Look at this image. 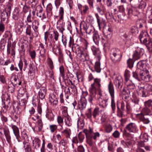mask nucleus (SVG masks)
I'll return each instance as SVG.
<instances>
[{"instance_id":"f257e3e1","label":"nucleus","mask_w":152,"mask_h":152,"mask_svg":"<svg viewBox=\"0 0 152 152\" xmlns=\"http://www.w3.org/2000/svg\"><path fill=\"white\" fill-rule=\"evenodd\" d=\"M87 138V143L91 146H92L94 142V140L96 141L100 136V134L98 132L93 133L92 129L89 128L88 130L85 129L83 130Z\"/></svg>"},{"instance_id":"f03ea898","label":"nucleus","mask_w":152,"mask_h":152,"mask_svg":"<svg viewBox=\"0 0 152 152\" xmlns=\"http://www.w3.org/2000/svg\"><path fill=\"white\" fill-rule=\"evenodd\" d=\"M139 37L141 43L145 45L148 50H152V41L147 32H141Z\"/></svg>"},{"instance_id":"7ed1b4c3","label":"nucleus","mask_w":152,"mask_h":152,"mask_svg":"<svg viewBox=\"0 0 152 152\" xmlns=\"http://www.w3.org/2000/svg\"><path fill=\"white\" fill-rule=\"evenodd\" d=\"M110 58L114 63H119L121 59L122 54L120 50L118 49L113 48L111 49L110 53Z\"/></svg>"},{"instance_id":"20e7f679","label":"nucleus","mask_w":152,"mask_h":152,"mask_svg":"<svg viewBox=\"0 0 152 152\" xmlns=\"http://www.w3.org/2000/svg\"><path fill=\"white\" fill-rule=\"evenodd\" d=\"M87 47L85 49L80 50L77 53V58L81 62H84L89 60V57L86 50Z\"/></svg>"},{"instance_id":"39448f33","label":"nucleus","mask_w":152,"mask_h":152,"mask_svg":"<svg viewBox=\"0 0 152 152\" xmlns=\"http://www.w3.org/2000/svg\"><path fill=\"white\" fill-rule=\"evenodd\" d=\"M93 40L95 43L98 45L99 43H101L105 44L106 43V41L101 36H99L97 31L94 32L93 34Z\"/></svg>"},{"instance_id":"423d86ee","label":"nucleus","mask_w":152,"mask_h":152,"mask_svg":"<svg viewBox=\"0 0 152 152\" xmlns=\"http://www.w3.org/2000/svg\"><path fill=\"white\" fill-rule=\"evenodd\" d=\"M114 83L118 90L121 91H124V89H122L123 85V79L121 76L118 75L115 79Z\"/></svg>"},{"instance_id":"0eeeda50","label":"nucleus","mask_w":152,"mask_h":152,"mask_svg":"<svg viewBox=\"0 0 152 152\" xmlns=\"http://www.w3.org/2000/svg\"><path fill=\"white\" fill-rule=\"evenodd\" d=\"M101 80L98 78L94 79V82L92 83L90 87L89 90L96 91L97 89L100 88L101 87Z\"/></svg>"},{"instance_id":"6e6552de","label":"nucleus","mask_w":152,"mask_h":152,"mask_svg":"<svg viewBox=\"0 0 152 152\" xmlns=\"http://www.w3.org/2000/svg\"><path fill=\"white\" fill-rule=\"evenodd\" d=\"M23 13L20 12V9L18 7L15 8L14 11L12 18L15 20H18L19 18H23L25 16Z\"/></svg>"},{"instance_id":"1a4fd4ad","label":"nucleus","mask_w":152,"mask_h":152,"mask_svg":"<svg viewBox=\"0 0 152 152\" xmlns=\"http://www.w3.org/2000/svg\"><path fill=\"white\" fill-rule=\"evenodd\" d=\"M137 126L133 123H130L127 124L125 127L126 130L130 132L135 133L136 132Z\"/></svg>"},{"instance_id":"9d476101","label":"nucleus","mask_w":152,"mask_h":152,"mask_svg":"<svg viewBox=\"0 0 152 152\" xmlns=\"http://www.w3.org/2000/svg\"><path fill=\"white\" fill-rule=\"evenodd\" d=\"M89 95L88 98V101L91 104H93L96 99V92L90 90H89Z\"/></svg>"},{"instance_id":"9b49d317","label":"nucleus","mask_w":152,"mask_h":152,"mask_svg":"<svg viewBox=\"0 0 152 152\" xmlns=\"http://www.w3.org/2000/svg\"><path fill=\"white\" fill-rule=\"evenodd\" d=\"M140 13V12L135 8H129L128 10L127 14L129 17H131L132 15L137 16L139 15Z\"/></svg>"},{"instance_id":"f8f14e48","label":"nucleus","mask_w":152,"mask_h":152,"mask_svg":"<svg viewBox=\"0 0 152 152\" xmlns=\"http://www.w3.org/2000/svg\"><path fill=\"white\" fill-rule=\"evenodd\" d=\"M143 50V49L137 47L133 55L132 59L135 61L140 58V53Z\"/></svg>"},{"instance_id":"ddd939ff","label":"nucleus","mask_w":152,"mask_h":152,"mask_svg":"<svg viewBox=\"0 0 152 152\" xmlns=\"http://www.w3.org/2000/svg\"><path fill=\"white\" fill-rule=\"evenodd\" d=\"M49 101L53 105L56 106L58 104V100L57 97L53 94H50L49 95Z\"/></svg>"},{"instance_id":"4468645a","label":"nucleus","mask_w":152,"mask_h":152,"mask_svg":"<svg viewBox=\"0 0 152 152\" xmlns=\"http://www.w3.org/2000/svg\"><path fill=\"white\" fill-rule=\"evenodd\" d=\"M11 47V43H8L7 45V54L8 55L11 54V56L13 57H15V50H14V48L13 47Z\"/></svg>"},{"instance_id":"2eb2a0df","label":"nucleus","mask_w":152,"mask_h":152,"mask_svg":"<svg viewBox=\"0 0 152 152\" xmlns=\"http://www.w3.org/2000/svg\"><path fill=\"white\" fill-rule=\"evenodd\" d=\"M39 24V21L37 20H34L32 23V27L35 32V36L36 37H38V28Z\"/></svg>"},{"instance_id":"dca6fc26","label":"nucleus","mask_w":152,"mask_h":152,"mask_svg":"<svg viewBox=\"0 0 152 152\" xmlns=\"http://www.w3.org/2000/svg\"><path fill=\"white\" fill-rule=\"evenodd\" d=\"M108 89L111 97H114V88L113 84L110 81L108 85Z\"/></svg>"},{"instance_id":"f3484780","label":"nucleus","mask_w":152,"mask_h":152,"mask_svg":"<svg viewBox=\"0 0 152 152\" xmlns=\"http://www.w3.org/2000/svg\"><path fill=\"white\" fill-rule=\"evenodd\" d=\"M91 50L93 52V54L97 57L98 61H100V51L99 50L96 48L94 46H92L91 48Z\"/></svg>"},{"instance_id":"a211bd4d","label":"nucleus","mask_w":152,"mask_h":152,"mask_svg":"<svg viewBox=\"0 0 152 152\" xmlns=\"http://www.w3.org/2000/svg\"><path fill=\"white\" fill-rule=\"evenodd\" d=\"M93 118L96 120H98L100 117V113L98 108H95L92 113Z\"/></svg>"},{"instance_id":"6ab92c4d","label":"nucleus","mask_w":152,"mask_h":152,"mask_svg":"<svg viewBox=\"0 0 152 152\" xmlns=\"http://www.w3.org/2000/svg\"><path fill=\"white\" fill-rule=\"evenodd\" d=\"M12 128L13 130V133L16 137L18 141L19 142H20V140H19L20 136L18 128L15 125L12 126Z\"/></svg>"},{"instance_id":"aec40b11","label":"nucleus","mask_w":152,"mask_h":152,"mask_svg":"<svg viewBox=\"0 0 152 152\" xmlns=\"http://www.w3.org/2000/svg\"><path fill=\"white\" fill-rule=\"evenodd\" d=\"M99 105L102 108H105L108 104V99H103L99 97Z\"/></svg>"},{"instance_id":"412c9836","label":"nucleus","mask_w":152,"mask_h":152,"mask_svg":"<svg viewBox=\"0 0 152 152\" xmlns=\"http://www.w3.org/2000/svg\"><path fill=\"white\" fill-rule=\"evenodd\" d=\"M46 89L45 88L42 87L41 88L38 93V95L40 98L43 99L45 97L46 94Z\"/></svg>"},{"instance_id":"4be33fe9","label":"nucleus","mask_w":152,"mask_h":152,"mask_svg":"<svg viewBox=\"0 0 152 152\" xmlns=\"http://www.w3.org/2000/svg\"><path fill=\"white\" fill-rule=\"evenodd\" d=\"M64 122L66 126L70 127L72 125V121L69 115L64 117Z\"/></svg>"},{"instance_id":"5701e85b","label":"nucleus","mask_w":152,"mask_h":152,"mask_svg":"<svg viewBox=\"0 0 152 152\" xmlns=\"http://www.w3.org/2000/svg\"><path fill=\"white\" fill-rule=\"evenodd\" d=\"M86 103L84 99L80 100L78 102V106L79 108L81 110H83L86 107Z\"/></svg>"},{"instance_id":"b1692460","label":"nucleus","mask_w":152,"mask_h":152,"mask_svg":"<svg viewBox=\"0 0 152 152\" xmlns=\"http://www.w3.org/2000/svg\"><path fill=\"white\" fill-rule=\"evenodd\" d=\"M43 126V124L42 120H38L34 129L37 132H40L42 131Z\"/></svg>"},{"instance_id":"393cba45","label":"nucleus","mask_w":152,"mask_h":152,"mask_svg":"<svg viewBox=\"0 0 152 152\" xmlns=\"http://www.w3.org/2000/svg\"><path fill=\"white\" fill-rule=\"evenodd\" d=\"M84 30L85 31L86 33L89 35L91 34V33H94L95 31L93 28L91 26H84L83 27Z\"/></svg>"},{"instance_id":"a878e982","label":"nucleus","mask_w":152,"mask_h":152,"mask_svg":"<svg viewBox=\"0 0 152 152\" xmlns=\"http://www.w3.org/2000/svg\"><path fill=\"white\" fill-rule=\"evenodd\" d=\"M125 84L126 85L127 88L129 90V92L130 93V90H133L135 88V86L134 84L129 80V81L125 82Z\"/></svg>"},{"instance_id":"bb28decb","label":"nucleus","mask_w":152,"mask_h":152,"mask_svg":"<svg viewBox=\"0 0 152 152\" xmlns=\"http://www.w3.org/2000/svg\"><path fill=\"white\" fill-rule=\"evenodd\" d=\"M41 141L38 138H35L33 141V145L36 149L38 148L40 146Z\"/></svg>"},{"instance_id":"cd10ccee","label":"nucleus","mask_w":152,"mask_h":152,"mask_svg":"<svg viewBox=\"0 0 152 152\" xmlns=\"http://www.w3.org/2000/svg\"><path fill=\"white\" fill-rule=\"evenodd\" d=\"M61 133L65 136L66 138H70L71 130L70 129L66 127L64 130L61 131Z\"/></svg>"},{"instance_id":"c85d7f7f","label":"nucleus","mask_w":152,"mask_h":152,"mask_svg":"<svg viewBox=\"0 0 152 152\" xmlns=\"http://www.w3.org/2000/svg\"><path fill=\"white\" fill-rule=\"evenodd\" d=\"M64 9L63 7H61L59 11V19L57 22V25H58L59 23L61 22V20H63L64 18Z\"/></svg>"},{"instance_id":"c756f323","label":"nucleus","mask_w":152,"mask_h":152,"mask_svg":"<svg viewBox=\"0 0 152 152\" xmlns=\"http://www.w3.org/2000/svg\"><path fill=\"white\" fill-rule=\"evenodd\" d=\"M11 80L13 82H14V83L15 85H17L18 84L20 85L21 84V82L20 81L18 76L15 75L12 76L11 78Z\"/></svg>"},{"instance_id":"7c9ffc66","label":"nucleus","mask_w":152,"mask_h":152,"mask_svg":"<svg viewBox=\"0 0 152 152\" xmlns=\"http://www.w3.org/2000/svg\"><path fill=\"white\" fill-rule=\"evenodd\" d=\"M7 88L8 91L10 92H13L15 89V84H13L12 81L9 82L8 83Z\"/></svg>"},{"instance_id":"2f4dec72","label":"nucleus","mask_w":152,"mask_h":152,"mask_svg":"<svg viewBox=\"0 0 152 152\" xmlns=\"http://www.w3.org/2000/svg\"><path fill=\"white\" fill-rule=\"evenodd\" d=\"M4 103V105L3 106V107L4 108L6 112L9 106L10 105V97L8 95H7V97L6 98V100L5 99Z\"/></svg>"},{"instance_id":"473e14b6","label":"nucleus","mask_w":152,"mask_h":152,"mask_svg":"<svg viewBox=\"0 0 152 152\" xmlns=\"http://www.w3.org/2000/svg\"><path fill=\"white\" fill-rule=\"evenodd\" d=\"M1 14V18L4 21H5L6 20H7L10 15V14L7 12L6 11Z\"/></svg>"},{"instance_id":"72a5a7b5","label":"nucleus","mask_w":152,"mask_h":152,"mask_svg":"<svg viewBox=\"0 0 152 152\" xmlns=\"http://www.w3.org/2000/svg\"><path fill=\"white\" fill-rule=\"evenodd\" d=\"M137 117H139L140 119L145 124H148L149 123L150 121L149 120L145 118L143 115L142 114H139L137 115Z\"/></svg>"},{"instance_id":"f704fd0d","label":"nucleus","mask_w":152,"mask_h":152,"mask_svg":"<svg viewBox=\"0 0 152 152\" xmlns=\"http://www.w3.org/2000/svg\"><path fill=\"white\" fill-rule=\"evenodd\" d=\"M4 132L7 141L8 143H10L11 141V137L9 131L6 130H4Z\"/></svg>"},{"instance_id":"c9c22d12","label":"nucleus","mask_w":152,"mask_h":152,"mask_svg":"<svg viewBox=\"0 0 152 152\" xmlns=\"http://www.w3.org/2000/svg\"><path fill=\"white\" fill-rule=\"evenodd\" d=\"M47 65L51 70H52L54 68V66L53 61L52 59L48 57L47 60Z\"/></svg>"},{"instance_id":"e433bc0d","label":"nucleus","mask_w":152,"mask_h":152,"mask_svg":"<svg viewBox=\"0 0 152 152\" xmlns=\"http://www.w3.org/2000/svg\"><path fill=\"white\" fill-rule=\"evenodd\" d=\"M99 61H96L94 66L95 71L98 73H99L101 71L100 64Z\"/></svg>"},{"instance_id":"4c0bfd02","label":"nucleus","mask_w":152,"mask_h":152,"mask_svg":"<svg viewBox=\"0 0 152 152\" xmlns=\"http://www.w3.org/2000/svg\"><path fill=\"white\" fill-rule=\"evenodd\" d=\"M103 7L104 6L102 3L100 4L99 6L98 5H96V9L97 11L102 15L104 13V10L103 9Z\"/></svg>"},{"instance_id":"58836bf2","label":"nucleus","mask_w":152,"mask_h":152,"mask_svg":"<svg viewBox=\"0 0 152 152\" xmlns=\"http://www.w3.org/2000/svg\"><path fill=\"white\" fill-rule=\"evenodd\" d=\"M47 147L51 151L50 152H56V148L55 145H53L50 142L47 145Z\"/></svg>"},{"instance_id":"ea45409f","label":"nucleus","mask_w":152,"mask_h":152,"mask_svg":"<svg viewBox=\"0 0 152 152\" xmlns=\"http://www.w3.org/2000/svg\"><path fill=\"white\" fill-rule=\"evenodd\" d=\"M61 108L62 110V113L64 117L69 116L67 113V107L61 105Z\"/></svg>"},{"instance_id":"a19ab883","label":"nucleus","mask_w":152,"mask_h":152,"mask_svg":"<svg viewBox=\"0 0 152 152\" xmlns=\"http://www.w3.org/2000/svg\"><path fill=\"white\" fill-rule=\"evenodd\" d=\"M72 50L73 52L77 53V51L79 52L80 49V47L78 45L76 44H73L72 46Z\"/></svg>"},{"instance_id":"79ce46f5","label":"nucleus","mask_w":152,"mask_h":152,"mask_svg":"<svg viewBox=\"0 0 152 152\" xmlns=\"http://www.w3.org/2000/svg\"><path fill=\"white\" fill-rule=\"evenodd\" d=\"M60 48L58 45L54 44L53 46L52 50L55 54H57L60 53Z\"/></svg>"},{"instance_id":"37998d69","label":"nucleus","mask_w":152,"mask_h":152,"mask_svg":"<svg viewBox=\"0 0 152 152\" xmlns=\"http://www.w3.org/2000/svg\"><path fill=\"white\" fill-rule=\"evenodd\" d=\"M27 1L28 4H31L32 7H35L38 2L37 0H27Z\"/></svg>"},{"instance_id":"c03bdc74","label":"nucleus","mask_w":152,"mask_h":152,"mask_svg":"<svg viewBox=\"0 0 152 152\" xmlns=\"http://www.w3.org/2000/svg\"><path fill=\"white\" fill-rule=\"evenodd\" d=\"M124 76L125 77V82L129 81V80L130 74L129 71L128 70L126 69L125 70Z\"/></svg>"},{"instance_id":"a18cd8bd","label":"nucleus","mask_w":152,"mask_h":152,"mask_svg":"<svg viewBox=\"0 0 152 152\" xmlns=\"http://www.w3.org/2000/svg\"><path fill=\"white\" fill-rule=\"evenodd\" d=\"M111 98V107L113 110V112L114 113L115 109V104L114 100V97Z\"/></svg>"},{"instance_id":"49530a36","label":"nucleus","mask_w":152,"mask_h":152,"mask_svg":"<svg viewBox=\"0 0 152 152\" xmlns=\"http://www.w3.org/2000/svg\"><path fill=\"white\" fill-rule=\"evenodd\" d=\"M135 61L133 59L129 58L127 61L128 66V67L131 68L133 67L134 61Z\"/></svg>"},{"instance_id":"de8ad7c7","label":"nucleus","mask_w":152,"mask_h":152,"mask_svg":"<svg viewBox=\"0 0 152 152\" xmlns=\"http://www.w3.org/2000/svg\"><path fill=\"white\" fill-rule=\"evenodd\" d=\"M148 138H145V140L144 139V137H143V140H142L141 142H139L138 145V147H140V148L145 146V144L144 143V142H146L148 141Z\"/></svg>"},{"instance_id":"09e8293b","label":"nucleus","mask_w":152,"mask_h":152,"mask_svg":"<svg viewBox=\"0 0 152 152\" xmlns=\"http://www.w3.org/2000/svg\"><path fill=\"white\" fill-rule=\"evenodd\" d=\"M77 125L78 127L81 129L83 128L85 124L83 121L79 120L78 121Z\"/></svg>"},{"instance_id":"8fccbe9b","label":"nucleus","mask_w":152,"mask_h":152,"mask_svg":"<svg viewBox=\"0 0 152 152\" xmlns=\"http://www.w3.org/2000/svg\"><path fill=\"white\" fill-rule=\"evenodd\" d=\"M95 15L97 20V22L99 28L100 29L101 28L100 26L102 24V22L100 21V17L98 14L97 13H96Z\"/></svg>"},{"instance_id":"3c124183","label":"nucleus","mask_w":152,"mask_h":152,"mask_svg":"<svg viewBox=\"0 0 152 152\" xmlns=\"http://www.w3.org/2000/svg\"><path fill=\"white\" fill-rule=\"evenodd\" d=\"M130 4L133 6L137 7L139 3V0H130Z\"/></svg>"},{"instance_id":"603ef678","label":"nucleus","mask_w":152,"mask_h":152,"mask_svg":"<svg viewBox=\"0 0 152 152\" xmlns=\"http://www.w3.org/2000/svg\"><path fill=\"white\" fill-rule=\"evenodd\" d=\"M49 128L50 132L53 133L57 129V126L56 125H50Z\"/></svg>"},{"instance_id":"864d4df0","label":"nucleus","mask_w":152,"mask_h":152,"mask_svg":"<svg viewBox=\"0 0 152 152\" xmlns=\"http://www.w3.org/2000/svg\"><path fill=\"white\" fill-rule=\"evenodd\" d=\"M140 91L142 92V96L143 97L147 96H148V93H149L147 90L145 89L144 87Z\"/></svg>"},{"instance_id":"5fc2aeb1","label":"nucleus","mask_w":152,"mask_h":152,"mask_svg":"<svg viewBox=\"0 0 152 152\" xmlns=\"http://www.w3.org/2000/svg\"><path fill=\"white\" fill-rule=\"evenodd\" d=\"M89 8L87 5L83 6V8L82 10V14L85 15L87 13V11L89 10Z\"/></svg>"},{"instance_id":"6e6d98bb","label":"nucleus","mask_w":152,"mask_h":152,"mask_svg":"<svg viewBox=\"0 0 152 152\" xmlns=\"http://www.w3.org/2000/svg\"><path fill=\"white\" fill-rule=\"evenodd\" d=\"M51 36H52V37H54L55 40L56 41H58L59 34L57 31H54L53 34H51Z\"/></svg>"},{"instance_id":"4d7b16f0","label":"nucleus","mask_w":152,"mask_h":152,"mask_svg":"<svg viewBox=\"0 0 152 152\" xmlns=\"http://www.w3.org/2000/svg\"><path fill=\"white\" fill-rule=\"evenodd\" d=\"M144 66V64L142 62H139L137 64V67L138 69L141 70H143V67Z\"/></svg>"},{"instance_id":"13d9d810","label":"nucleus","mask_w":152,"mask_h":152,"mask_svg":"<svg viewBox=\"0 0 152 152\" xmlns=\"http://www.w3.org/2000/svg\"><path fill=\"white\" fill-rule=\"evenodd\" d=\"M152 101L151 100H149L145 102V105L146 107L151 108H152Z\"/></svg>"},{"instance_id":"bf43d9fd","label":"nucleus","mask_w":152,"mask_h":152,"mask_svg":"<svg viewBox=\"0 0 152 152\" xmlns=\"http://www.w3.org/2000/svg\"><path fill=\"white\" fill-rule=\"evenodd\" d=\"M29 54L32 59H34L35 58L36 53L35 51L34 50L29 51Z\"/></svg>"},{"instance_id":"052dcab7","label":"nucleus","mask_w":152,"mask_h":152,"mask_svg":"<svg viewBox=\"0 0 152 152\" xmlns=\"http://www.w3.org/2000/svg\"><path fill=\"white\" fill-rule=\"evenodd\" d=\"M144 87L149 93L152 92V85L147 84ZM151 94H152V93Z\"/></svg>"},{"instance_id":"680f3d73","label":"nucleus","mask_w":152,"mask_h":152,"mask_svg":"<svg viewBox=\"0 0 152 152\" xmlns=\"http://www.w3.org/2000/svg\"><path fill=\"white\" fill-rule=\"evenodd\" d=\"M133 77L139 81H140V76L137 74V72L135 71L132 72Z\"/></svg>"},{"instance_id":"e2e57ef3","label":"nucleus","mask_w":152,"mask_h":152,"mask_svg":"<svg viewBox=\"0 0 152 152\" xmlns=\"http://www.w3.org/2000/svg\"><path fill=\"white\" fill-rule=\"evenodd\" d=\"M113 129L112 126L110 124L106 125L105 128V132L107 133L110 132Z\"/></svg>"},{"instance_id":"0e129e2a","label":"nucleus","mask_w":152,"mask_h":152,"mask_svg":"<svg viewBox=\"0 0 152 152\" xmlns=\"http://www.w3.org/2000/svg\"><path fill=\"white\" fill-rule=\"evenodd\" d=\"M61 76L64 78L65 76L64 68L63 66H61L59 68Z\"/></svg>"},{"instance_id":"69168bd1","label":"nucleus","mask_w":152,"mask_h":152,"mask_svg":"<svg viewBox=\"0 0 152 152\" xmlns=\"http://www.w3.org/2000/svg\"><path fill=\"white\" fill-rule=\"evenodd\" d=\"M12 6V5L11 4L8 3L7 5L5 11L10 14Z\"/></svg>"},{"instance_id":"338daca9","label":"nucleus","mask_w":152,"mask_h":152,"mask_svg":"<svg viewBox=\"0 0 152 152\" xmlns=\"http://www.w3.org/2000/svg\"><path fill=\"white\" fill-rule=\"evenodd\" d=\"M142 112L144 113L145 115H149L150 114L151 111L150 109L148 107H146L143 109Z\"/></svg>"},{"instance_id":"774afa93","label":"nucleus","mask_w":152,"mask_h":152,"mask_svg":"<svg viewBox=\"0 0 152 152\" xmlns=\"http://www.w3.org/2000/svg\"><path fill=\"white\" fill-rule=\"evenodd\" d=\"M78 137L80 142H82L85 138L84 135L81 132H80L78 134Z\"/></svg>"}]
</instances>
